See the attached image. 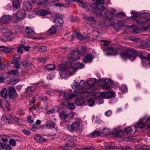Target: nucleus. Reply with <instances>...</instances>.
I'll list each match as a JSON object with an SVG mask.
<instances>
[{
    "label": "nucleus",
    "mask_w": 150,
    "mask_h": 150,
    "mask_svg": "<svg viewBox=\"0 0 150 150\" xmlns=\"http://www.w3.org/2000/svg\"><path fill=\"white\" fill-rule=\"evenodd\" d=\"M101 132L98 130H95L90 134L91 136L93 137H96L100 135Z\"/></svg>",
    "instance_id": "42"
},
{
    "label": "nucleus",
    "mask_w": 150,
    "mask_h": 150,
    "mask_svg": "<svg viewBox=\"0 0 150 150\" xmlns=\"http://www.w3.org/2000/svg\"><path fill=\"white\" fill-rule=\"evenodd\" d=\"M120 90L122 91L126 92L127 90V86L125 85H122L119 88Z\"/></svg>",
    "instance_id": "54"
},
{
    "label": "nucleus",
    "mask_w": 150,
    "mask_h": 150,
    "mask_svg": "<svg viewBox=\"0 0 150 150\" xmlns=\"http://www.w3.org/2000/svg\"><path fill=\"white\" fill-rule=\"evenodd\" d=\"M11 16L8 15H5L2 16L0 19L1 25L8 23L11 20Z\"/></svg>",
    "instance_id": "15"
},
{
    "label": "nucleus",
    "mask_w": 150,
    "mask_h": 150,
    "mask_svg": "<svg viewBox=\"0 0 150 150\" xmlns=\"http://www.w3.org/2000/svg\"><path fill=\"white\" fill-rule=\"evenodd\" d=\"M90 34H84L81 35L77 31L73 33L72 34V38H77L80 40H85L88 41L90 40Z\"/></svg>",
    "instance_id": "5"
},
{
    "label": "nucleus",
    "mask_w": 150,
    "mask_h": 150,
    "mask_svg": "<svg viewBox=\"0 0 150 150\" xmlns=\"http://www.w3.org/2000/svg\"><path fill=\"white\" fill-rule=\"evenodd\" d=\"M57 31V29L54 25H52L47 31V32L48 34L49 35H52L55 33Z\"/></svg>",
    "instance_id": "27"
},
{
    "label": "nucleus",
    "mask_w": 150,
    "mask_h": 150,
    "mask_svg": "<svg viewBox=\"0 0 150 150\" xmlns=\"http://www.w3.org/2000/svg\"><path fill=\"white\" fill-rule=\"evenodd\" d=\"M96 81L94 78L89 79L86 82L81 80L79 83V87L74 90V92L76 93H81L82 94L92 93L95 91L93 87L94 86Z\"/></svg>",
    "instance_id": "1"
},
{
    "label": "nucleus",
    "mask_w": 150,
    "mask_h": 150,
    "mask_svg": "<svg viewBox=\"0 0 150 150\" xmlns=\"http://www.w3.org/2000/svg\"><path fill=\"white\" fill-rule=\"evenodd\" d=\"M34 138L37 141L41 142H44L47 141V139L44 138L40 135L38 134L34 136Z\"/></svg>",
    "instance_id": "21"
},
{
    "label": "nucleus",
    "mask_w": 150,
    "mask_h": 150,
    "mask_svg": "<svg viewBox=\"0 0 150 150\" xmlns=\"http://www.w3.org/2000/svg\"><path fill=\"white\" fill-rule=\"evenodd\" d=\"M45 68L49 71H52L55 70V66L53 64H50L46 65L45 67Z\"/></svg>",
    "instance_id": "37"
},
{
    "label": "nucleus",
    "mask_w": 150,
    "mask_h": 150,
    "mask_svg": "<svg viewBox=\"0 0 150 150\" xmlns=\"http://www.w3.org/2000/svg\"><path fill=\"white\" fill-rule=\"evenodd\" d=\"M55 126V124L53 122L48 121L47 124L46 125V127L47 129H52L54 128Z\"/></svg>",
    "instance_id": "41"
},
{
    "label": "nucleus",
    "mask_w": 150,
    "mask_h": 150,
    "mask_svg": "<svg viewBox=\"0 0 150 150\" xmlns=\"http://www.w3.org/2000/svg\"><path fill=\"white\" fill-rule=\"evenodd\" d=\"M68 108L70 110H72L75 108V106L72 103H69L68 105Z\"/></svg>",
    "instance_id": "60"
},
{
    "label": "nucleus",
    "mask_w": 150,
    "mask_h": 150,
    "mask_svg": "<svg viewBox=\"0 0 150 150\" xmlns=\"http://www.w3.org/2000/svg\"><path fill=\"white\" fill-rule=\"evenodd\" d=\"M71 129L72 131H76L78 130L80 126V122L79 121L73 122L71 125Z\"/></svg>",
    "instance_id": "16"
},
{
    "label": "nucleus",
    "mask_w": 150,
    "mask_h": 150,
    "mask_svg": "<svg viewBox=\"0 0 150 150\" xmlns=\"http://www.w3.org/2000/svg\"><path fill=\"white\" fill-rule=\"evenodd\" d=\"M94 97H98V98L97 99V100H96L97 102L99 104H102L103 103V99H100V96H99L98 97L97 95H95V93L93 94Z\"/></svg>",
    "instance_id": "47"
},
{
    "label": "nucleus",
    "mask_w": 150,
    "mask_h": 150,
    "mask_svg": "<svg viewBox=\"0 0 150 150\" xmlns=\"http://www.w3.org/2000/svg\"><path fill=\"white\" fill-rule=\"evenodd\" d=\"M35 88L33 86H29L28 87L25 89V93L26 94H29L35 90Z\"/></svg>",
    "instance_id": "29"
},
{
    "label": "nucleus",
    "mask_w": 150,
    "mask_h": 150,
    "mask_svg": "<svg viewBox=\"0 0 150 150\" xmlns=\"http://www.w3.org/2000/svg\"><path fill=\"white\" fill-rule=\"evenodd\" d=\"M0 103H1L4 105L5 107L6 108L7 110H9V104L6 100H4L2 101V103L0 102ZM3 105V104H2Z\"/></svg>",
    "instance_id": "46"
},
{
    "label": "nucleus",
    "mask_w": 150,
    "mask_h": 150,
    "mask_svg": "<svg viewBox=\"0 0 150 150\" xmlns=\"http://www.w3.org/2000/svg\"><path fill=\"white\" fill-rule=\"evenodd\" d=\"M124 130L127 134H129L132 131V129L129 126L125 128Z\"/></svg>",
    "instance_id": "51"
},
{
    "label": "nucleus",
    "mask_w": 150,
    "mask_h": 150,
    "mask_svg": "<svg viewBox=\"0 0 150 150\" xmlns=\"http://www.w3.org/2000/svg\"><path fill=\"white\" fill-rule=\"evenodd\" d=\"M115 135L117 137H121L124 136V133L122 131L119 130L115 132Z\"/></svg>",
    "instance_id": "39"
},
{
    "label": "nucleus",
    "mask_w": 150,
    "mask_h": 150,
    "mask_svg": "<svg viewBox=\"0 0 150 150\" xmlns=\"http://www.w3.org/2000/svg\"><path fill=\"white\" fill-rule=\"evenodd\" d=\"M125 13L123 12H119L116 15L117 17L122 18L125 16Z\"/></svg>",
    "instance_id": "52"
},
{
    "label": "nucleus",
    "mask_w": 150,
    "mask_h": 150,
    "mask_svg": "<svg viewBox=\"0 0 150 150\" xmlns=\"http://www.w3.org/2000/svg\"><path fill=\"white\" fill-rule=\"evenodd\" d=\"M83 18L84 19L87 20L89 21H93L95 20V18L93 17H89L86 16H84Z\"/></svg>",
    "instance_id": "53"
},
{
    "label": "nucleus",
    "mask_w": 150,
    "mask_h": 150,
    "mask_svg": "<svg viewBox=\"0 0 150 150\" xmlns=\"http://www.w3.org/2000/svg\"><path fill=\"white\" fill-rule=\"evenodd\" d=\"M23 7L24 8L27 10H29L32 9V6L30 3L28 2H26L23 4Z\"/></svg>",
    "instance_id": "34"
},
{
    "label": "nucleus",
    "mask_w": 150,
    "mask_h": 150,
    "mask_svg": "<svg viewBox=\"0 0 150 150\" xmlns=\"http://www.w3.org/2000/svg\"><path fill=\"white\" fill-rule=\"evenodd\" d=\"M139 16L140 18H146L145 21H148V22H149V20L150 19V14L147 13H142L140 14Z\"/></svg>",
    "instance_id": "25"
},
{
    "label": "nucleus",
    "mask_w": 150,
    "mask_h": 150,
    "mask_svg": "<svg viewBox=\"0 0 150 150\" xmlns=\"http://www.w3.org/2000/svg\"><path fill=\"white\" fill-rule=\"evenodd\" d=\"M74 60H72L71 62V68H72L73 74L76 72L75 69H81L84 68L85 67V65L79 62H74Z\"/></svg>",
    "instance_id": "8"
},
{
    "label": "nucleus",
    "mask_w": 150,
    "mask_h": 150,
    "mask_svg": "<svg viewBox=\"0 0 150 150\" xmlns=\"http://www.w3.org/2000/svg\"><path fill=\"white\" fill-rule=\"evenodd\" d=\"M95 95H97L98 97L100 96L105 98H110L114 96L115 93L114 92L110 91L102 92H96L95 93Z\"/></svg>",
    "instance_id": "7"
},
{
    "label": "nucleus",
    "mask_w": 150,
    "mask_h": 150,
    "mask_svg": "<svg viewBox=\"0 0 150 150\" xmlns=\"http://www.w3.org/2000/svg\"><path fill=\"white\" fill-rule=\"evenodd\" d=\"M47 59V58L42 57L40 58L39 59V60L40 62L45 63L46 62Z\"/></svg>",
    "instance_id": "63"
},
{
    "label": "nucleus",
    "mask_w": 150,
    "mask_h": 150,
    "mask_svg": "<svg viewBox=\"0 0 150 150\" xmlns=\"http://www.w3.org/2000/svg\"><path fill=\"white\" fill-rule=\"evenodd\" d=\"M47 50V47L44 46H41L38 47V51L39 52H43L46 51Z\"/></svg>",
    "instance_id": "44"
},
{
    "label": "nucleus",
    "mask_w": 150,
    "mask_h": 150,
    "mask_svg": "<svg viewBox=\"0 0 150 150\" xmlns=\"http://www.w3.org/2000/svg\"><path fill=\"white\" fill-rule=\"evenodd\" d=\"M15 63V64L13 65L14 68L17 69H19L21 65V64L20 63H18L17 62Z\"/></svg>",
    "instance_id": "64"
},
{
    "label": "nucleus",
    "mask_w": 150,
    "mask_h": 150,
    "mask_svg": "<svg viewBox=\"0 0 150 150\" xmlns=\"http://www.w3.org/2000/svg\"><path fill=\"white\" fill-rule=\"evenodd\" d=\"M18 70H12L8 72V74L9 75H16L18 73Z\"/></svg>",
    "instance_id": "50"
},
{
    "label": "nucleus",
    "mask_w": 150,
    "mask_h": 150,
    "mask_svg": "<svg viewBox=\"0 0 150 150\" xmlns=\"http://www.w3.org/2000/svg\"><path fill=\"white\" fill-rule=\"evenodd\" d=\"M56 17L54 19V23L57 26H60L63 24V20L60 17L61 15L60 14L57 13L56 15Z\"/></svg>",
    "instance_id": "10"
},
{
    "label": "nucleus",
    "mask_w": 150,
    "mask_h": 150,
    "mask_svg": "<svg viewBox=\"0 0 150 150\" xmlns=\"http://www.w3.org/2000/svg\"><path fill=\"white\" fill-rule=\"evenodd\" d=\"M116 12V10L114 9H112L111 11H107L104 13L103 16L105 19L110 20L114 16Z\"/></svg>",
    "instance_id": "12"
},
{
    "label": "nucleus",
    "mask_w": 150,
    "mask_h": 150,
    "mask_svg": "<svg viewBox=\"0 0 150 150\" xmlns=\"http://www.w3.org/2000/svg\"><path fill=\"white\" fill-rule=\"evenodd\" d=\"M80 55V54L78 51H72L70 54L71 58L73 59L72 60H76L77 59H79Z\"/></svg>",
    "instance_id": "17"
},
{
    "label": "nucleus",
    "mask_w": 150,
    "mask_h": 150,
    "mask_svg": "<svg viewBox=\"0 0 150 150\" xmlns=\"http://www.w3.org/2000/svg\"><path fill=\"white\" fill-rule=\"evenodd\" d=\"M78 86L79 83L76 80L74 81V83L71 85V87L74 89L77 88Z\"/></svg>",
    "instance_id": "55"
},
{
    "label": "nucleus",
    "mask_w": 150,
    "mask_h": 150,
    "mask_svg": "<svg viewBox=\"0 0 150 150\" xmlns=\"http://www.w3.org/2000/svg\"><path fill=\"white\" fill-rule=\"evenodd\" d=\"M25 12L24 10H19L16 14H13L12 17L13 23H16L19 21L23 20L25 17Z\"/></svg>",
    "instance_id": "4"
},
{
    "label": "nucleus",
    "mask_w": 150,
    "mask_h": 150,
    "mask_svg": "<svg viewBox=\"0 0 150 150\" xmlns=\"http://www.w3.org/2000/svg\"><path fill=\"white\" fill-rule=\"evenodd\" d=\"M85 102L84 99L81 98H78L75 101V103L78 106H81L83 105Z\"/></svg>",
    "instance_id": "22"
},
{
    "label": "nucleus",
    "mask_w": 150,
    "mask_h": 150,
    "mask_svg": "<svg viewBox=\"0 0 150 150\" xmlns=\"http://www.w3.org/2000/svg\"><path fill=\"white\" fill-rule=\"evenodd\" d=\"M8 95L11 98H15L18 96V94L16 92L14 88L11 87L8 89Z\"/></svg>",
    "instance_id": "13"
},
{
    "label": "nucleus",
    "mask_w": 150,
    "mask_h": 150,
    "mask_svg": "<svg viewBox=\"0 0 150 150\" xmlns=\"http://www.w3.org/2000/svg\"><path fill=\"white\" fill-rule=\"evenodd\" d=\"M145 119H146V122L149 123L147 125V127L148 128H150V117L148 116L147 115H145L140 120V121H144Z\"/></svg>",
    "instance_id": "26"
},
{
    "label": "nucleus",
    "mask_w": 150,
    "mask_h": 150,
    "mask_svg": "<svg viewBox=\"0 0 150 150\" xmlns=\"http://www.w3.org/2000/svg\"><path fill=\"white\" fill-rule=\"evenodd\" d=\"M93 12L98 17H100L102 15V13L100 9L97 7L94 9Z\"/></svg>",
    "instance_id": "32"
},
{
    "label": "nucleus",
    "mask_w": 150,
    "mask_h": 150,
    "mask_svg": "<svg viewBox=\"0 0 150 150\" xmlns=\"http://www.w3.org/2000/svg\"><path fill=\"white\" fill-rule=\"evenodd\" d=\"M103 81L106 84H108L109 85H110V84L111 83V80L110 78H106L105 79H101L99 80V81Z\"/></svg>",
    "instance_id": "48"
},
{
    "label": "nucleus",
    "mask_w": 150,
    "mask_h": 150,
    "mask_svg": "<svg viewBox=\"0 0 150 150\" xmlns=\"http://www.w3.org/2000/svg\"><path fill=\"white\" fill-rule=\"evenodd\" d=\"M9 143L10 144L13 146H15L16 145V142L15 140L11 138L9 141Z\"/></svg>",
    "instance_id": "58"
},
{
    "label": "nucleus",
    "mask_w": 150,
    "mask_h": 150,
    "mask_svg": "<svg viewBox=\"0 0 150 150\" xmlns=\"http://www.w3.org/2000/svg\"><path fill=\"white\" fill-rule=\"evenodd\" d=\"M144 124L143 122H138L134 126V128L135 131H137V128H142L144 126Z\"/></svg>",
    "instance_id": "35"
},
{
    "label": "nucleus",
    "mask_w": 150,
    "mask_h": 150,
    "mask_svg": "<svg viewBox=\"0 0 150 150\" xmlns=\"http://www.w3.org/2000/svg\"><path fill=\"white\" fill-rule=\"evenodd\" d=\"M136 23L138 25H143L147 24L148 23V21H140L137 19L135 20Z\"/></svg>",
    "instance_id": "40"
},
{
    "label": "nucleus",
    "mask_w": 150,
    "mask_h": 150,
    "mask_svg": "<svg viewBox=\"0 0 150 150\" xmlns=\"http://www.w3.org/2000/svg\"><path fill=\"white\" fill-rule=\"evenodd\" d=\"M49 0H42V1H40L37 3V5L38 6H42L44 7H46L47 6Z\"/></svg>",
    "instance_id": "28"
},
{
    "label": "nucleus",
    "mask_w": 150,
    "mask_h": 150,
    "mask_svg": "<svg viewBox=\"0 0 150 150\" xmlns=\"http://www.w3.org/2000/svg\"><path fill=\"white\" fill-rule=\"evenodd\" d=\"M72 68H68L67 65L62 64L59 67V73L61 77L65 79L71 75L73 74Z\"/></svg>",
    "instance_id": "2"
},
{
    "label": "nucleus",
    "mask_w": 150,
    "mask_h": 150,
    "mask_svg": "<svg viewBox=\"0 0 150 150\" xmlns=\"http://www.w3.org/2000/svg\"><path fill=\"white\" fill-rule=\"evenodd\" d=\"M22 132L25 134L29 136L30 135V131L28 130L23 129L22 130Z\"/></svg>",
    "instance_id": "61"
},
{
    "label": "nucleus",
    "mask_w": 150,
    "mask_h": 150,
    "mask_svg": "<svg viewBox=\"0 0 150 150\" xmlns=\"http://www.w3.org/2000/svg\"><path fill=\"white\" fill-rule=\"evenodd\" d=\"M88 105L89 106L92 107L95 104V101L93 99L91 98L88 100Z\"/></svg>",
    "instance_id": "49"
},
{
    "label": "nucleus",
    "mask_w": 150,
    "mask_h": 150,
    "mask_svg": "<svg viewBox=\"0 0 150 150\" xmlns=\"http://www.w3.org/2000/svg\"><path fill=\"white\" fill-rule=\"evenodd\" d=\"M101 42H103L104 43L102 44L101 45V48H103V50H104V49H106L107 48V46L109 44V42L106 40H100Z\"/></svg>",
    "instance_id": "43"
},
{
    "label": "nucleus",
    "mask_w": 150,
    "mask_h": 150,
    "mask_svg": "<svg viewBox=\"0 0 150 150\" xmlns=\"http://www.w3.org/2000/svg\"><path fill=\"white\" fill-rule=\"evenodd\" d=\"M74 116V112L72 111H71L70 112L66 114V122H69L70 120H71Z\"/></svg>",
    "instance_id": "30"
},
{
    "label": "nucleus",
    "mask_w": 150,
    "mask_h": 150,
    "mask_svg": "<svg viewBox=\"0 0 150 150\" xmlns=\"http://www.w3.org/2000/svg\"><path fill=\"white\" fill-rule=\"evenodd\" d=\"M66 140L67 143L65 144V145L66 146L70 147L75 146V144H74L73 142L76 141V138L70 136L67 137Z\"/></svg>",
    "instance_id": "11"
},
{
    "label": "nucleus",
    "mask_w": 150,
    "mask_h": 150,
    "mask_svg": "<svg viewBox=\"0 0 150 150\" xmlns=\"http://www.w3.org/2000/svg\"><path fill=\"white\" fill-rule=\"evenodd\" d=\"M124 25L122 23H116L114 25V28L116 30H120L123 29Z\"/></svg>",
    "instance_id": "33"
},
{
    "label": "nucleus",
    "mask_w": 150,
    "mask_h": 150,
    "mask_svg": "<svg viewBox=\"0 0 150 150\" xmlns=\"http://www.w3.org/2000/svg\"><path fill=\"white\" fill-rule=\"evenodd\" d=\"M50 13V12L47 9H45L39 11L37 12V14L38 15L42 16L47 15Z\"/></svg>",
    "instance_id": "24"
},
{
    "label": "nucleus",
    "mask_w": 150,
    "mask_h": 150,
    "mask_svg": "<svg viewBox=\"0 0 150 150\" xmlns=\"http://www.w3.org/2000/svg\"><path fill=\"white\" fill-rule=\"evenodd\" d=\"M104 52L106 55H110L116 54L117 53V50L111 47H108L104 49Z\"/></svg>",
    "instance_id": "9"
},
{
    "label": "nucleus",
    "mask_w": 150,
    "mask_h": 150,
    "mask_svg": "<svg viewBox=\"0 0 150 150\" xmlns=\"http://www.w3.org/2000/svg\"><path fill=\"white\" fill-rule=\"evenodd\" d=\"M21 57L19 54L14 55L12 57V61L11 62V64L16 63L21 59Z\"/></svg>",
    "instance_id": "23"
},
{
    "label": "nucleus",
    "mask_w": 150,
    "mask_h": 150,
    "mask_svg": "<svg viewBox=\"0 0 150 150\" xmlns=\"http://www.w3.org/2000/svg\"><path fill=\"white\" fill-rule=\"evenodd\" d=\"M21 1L22 0H13L12 2V6L14 9H19L21 6Z\"/></svg>",
    "instance_id": "19"
},
{
    "label": "nucleus",
    "mask_w": 150,
    "mask_h": 150,
    "mask_svg": "<svg viewBox=\"0 0 150 150\" xmlns=\"http://www.w3.org/2000/svg\"><path fill=\"white\" fill-rule=\"evenodd\" d=\"M13 30L12 31L8 30L4 35L8 37L10 36L11 35L16 34L17 33V31L18 30V27L17 26L13 27Z\"/></svg>",
    "instance_id": "18"
},
{
    "label": "nucleus",
    "mask_w": 150,
    "mask_h": 150,
    "mask_svg": "<svg viewBox=\"0 0 150 150\" xmlns=\"http://www.w3.org/2000/svg\"><path fill=\"white\" fill-rule=\"evenodd\" d=\"M102 87L104 89L106 90H109L110 88V85L106 84L103 85Z\"/></svg>",
    "instance_id": "59"
},
{
    "label": "nucleus",
    "mask_w": 150,
    "mask_h": 150,
    "mask_svg": "<svg viewBox=\"0 0 150 150\" xmlns=\"http://www.w3.org/2000/svg\"><path fill=\"white\" fill-rule=\"evenodd\" d=\"M79 5L80 6L83 8H86L88 7L89 6L88 4L84 1L83 0H81L79 3Z\"/></svg>",
    "instance_id": "36"
},
{
    "label": "nucleus",
    "mask_w": 150,
    "mask_h": 150,
    "mask_svg": "<svg viewBox=\"0 0 150 150\" xmlns=\"http://www.w3.org/2000/svg\"><path fill=\"white\" fill-rule=\"evenodd\" d=\"M19 125H24L25 124V121L22 119H20L19 120L18 122H17Z\"/></svg>",
    "instance_id": "57"
},
{
    "label": "nucleus",
    "mask_w": 150,
    "mask_h": 150,
    "mask_svg": "<svg viewBox=\"0 0 150 150\" xmlns=\"http://www.w3.org/2000/svg\"><path fill=\"white\" fill-rule=\"evenodd\" d=\"M25 32L28 34L33 35L35 33L30 27H27L25 29Z\"/></svg>",
    "instance_id": "38"
},
{
    "label": "nucleus",
    "mask_w": 150,
    "mask_h": 150,
    "mask_svg": "<svg viewBox=\"0 0 150 150\" xmlns=\"http://www.w3.org/2000/svg\"><path fill=\"white\" fill-rule=\"evenodd\" d=\"M74 92H75L74 91ZM75 93L72 94H70L68 92L65 91L63 92V91H56V94L59 96L61 95L62 94H63L64 98L65 100H68L69 99H71L76 96L78 93L74 92Z\"/></svg>",
    "instance_id": "6"
},
{
    "label": "nucleus",
    "mask_w": 150,
    "mask_h": 150,
    "mask_svg": "<svg viewBox=\"0 0 150 150\" xmlns=\"http://www.w3.org/2000/svg\"><path fill=\"white\" fill-rule=\"evenodd\" d=\"M101 133H104V134H108L110 133V131L107 128H104Z\"/></svg>",
    "instance_id": "56"
},
{
    "label": "nucleus",
    "mask_w": 150,
    "mask_h": 150,
    "mask_svg": "<svg viewBox=\"0 0 150 150\" xmlns=\"http://www.w3.org/2000/svg\"><path fill=\"white\" fill-rule=\"evenodd\" d=\"M0 95L2 97L7 98V91L6 88H4L1 90Z\"/></svg>",
    "instance_id": "31"
},
{
    "label": "nucleus",
    "mask_w": 150,
    "mask_h": 150,
    "mask_svg": "<svg viewBox=\"0 0 150 150\" xmlns=\"http://www.w3.org/2000/svg\"><path fill=\"white\" fill-rule=\"evenodd\" d=\"M14 49L13 48L7 47L4 46H0V52L9 53L13 51Z\"/></svg>",
    "instance_id": "20"
},
{
    "label": "nucleus",
    "mask_w": 150,
    "mask_h": 150,
    "mask_svg": "<svg viewBox=\"0 0 150 150\" xmlns=\"http://www.w3.org/2000/svg\"><path fill=\"white\" fill-rule=\"evenodd\" d=\"M5 122L6 123L10 125H12L13 124L12 120L11 119L8 118L5 121Z\"/></svg>",
    "instance_id": "62"
},
{
    "label": "nucleus",
    "mask_w": 150,
    "mask_h": 150,
    "mask_svg": "<svg viewBox=\"0 0 150 150\" xmlns=\"http://www.w3.org/2000/svg\"><path fill=\"white\" fill-rule=\"evenodd\" d=\"M96 53L95 52H92V54H89L85 56L83 59V61L84 63L91 62L93 58L95 57L94 54Z\"/></svg>",
    "instance_id": "14"
},
{
    "label": "nucleus",
    "mask_w": 150,
    "mask_h": 150,
    "mask_svg": "<svg viewBox=\"0 0 150 150\" xmlns=\"http://www.w3.org/2000/svg\"><path fill=\"white\" fill-rule=\"evenodd\" d=\"M136 51L132 48H128L126 51H121L120 56L123 59L126 60L127 59L129 58L131 60L134 61L136 58Z\"/></svg>",
    "instance_id": "3"
},
{
    "label": "nucleus",
    "mask_w": 150,
    "mask_h": 150,
    "mask_svg": "<svg viewBox=\"0 0 150 150\" xmlns=\"http://www.w3.org/2000/svg\"><path fill=\"white\" fill-rule=\"evenodd\" d=\"M59 116L62 119L64 120L66 122V114L64 111H62L59 114Z\"/></svg>",
    "instance_id": "45"
}]
</instances>
